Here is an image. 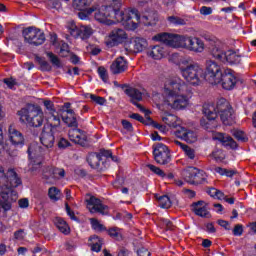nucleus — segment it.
I'll list each match as a JSON object with an SVG mask.
<instances>
[{"label":"nucleus","mask_w":256,"mask_h":256,"mask_svg":"<svg viewBox=\"0 0 256 256\" xmlns=\"http://www.w3.org/2000/svg\"><path fill=\"white\" fill-rule=\"evenodd\" d=\"M187 89V84L179 78L168 81L164 86L165 103L171 109H185L189 105Z\"/></svg>","instance_id":"f257e3e1"},{"label":"nucleus","mask_w":256,"mask_h":256,"mask_svg":"<svg viewBox=\"0 0 256 256\" xmlns=\"http://www.w3.org/2000/svg\"><path fill=\"white\" fill-rule=\"evenodd\" d=\"M22 181L17 172L13 169H9L5 174V183L1 182V185H5L4 187H0V212L7 213V211H11V204L17 201V191L13 190L15 187H19Z\"/></svg>","instance_id":"f03ea898"},{"label":"nucleus","mask_w":256,"mask_h":256,"mask_svg":"<svg viewBox=\"0 0 256 256\" xmlns=\"http://www.w3.org/2000/svg\"><path fill=\"white\" fill-rule=\"evenodd\" d=\"M21 123H27L29 127H41L44 121V114L41 106L35 104H27L17 112Z\"/></svg>","instance_id":"7ed1b4c3"},{"label":"nucleus","mask_w":256,"mask_h":256,"mask_svg":"<svg viewBox=\"0 0 256 256\" xmlns=\"http://www.w3.org/2000/svg\"><path fill=\"white\" fill-rule=\"evenodd\" d=\"M182 77L191 85H200L201 79H203V68L198 64H189L187 61H183L179 66Z\"/></svg>","instance_id":"20e7f679"},{"label":"nucleus","mask_w":256,"mask_h":256,"mask_svg":"<svg viewBox=\"0 0 256 256\" xmlns=\"http://www.w3.org/2000/svg\"><path fill=\"white\" fill-rule=\"evenodd\" d=\"M225 70L221 65L217 64L214 60H206V70L204 78L210 85H219L221 77H223Z\"/></svg>","instance_id":"39448f33"},{"label":"nucleus","mask_w":256,"mask_h":256,"mask_svg":"<svg viewBox=\"0 0 256 256\" xmlns=\"http://www.w3.org/2000/svg\"><path fill=\"white\" fill-rule=\"evenodd\" d=\"M203 114L206 118L200 119V125L206 131H213L217 129V111L215 104H204Z\"/></svg>","instance_id":"423d86ee"},{"label":"nucleus","mask_w":256,"mask_h":256,"mask_svg":"<svg viewBox=\"0 0 256 256\" xmlns=\"http://www.w3.org/2000/svg\"><path fill=\"white\" fill-rule=\"evenodd\" d=\"M203 37L208 43V48L212 57L218 59V61H223L225 58V43L213 35L204 34Z\"/></svg>","instance_id":"0eeeda50"},{"label":"nucleus","mask_w":256,"mask_h":256,"mask_svg":"<svg viewBox=\"0 0 256 256\" xmlns=\"http://www.w3.org/2000/svg\"><path fill=\"white\" fill-rule=\"evenodd\" d=\"M154 39L164 43V45H167L168 47L185 48V41L187 37L181 36L179 34L160 33L157 34Z\"/></svg>","instance_id":"6e6552de"},{"label":"nucleus","mask_w":256,"mask_h":256,"mask_svg":"<svg viewBox=\"0 0 256 256\" xmlns=\"http://www.w3.org/2000/svg\"><path fill=\"white\" fill-rule=\"evenodd\" d=\"M22 33L24 41L30 45L39 47V45H43V43H45V33H43L39 28L29 27L24 29Z\"/></svg>","instance_id":"1a4fd4ad"},{"label":"nucleus","mask_w":256,"mask_h":256,"mask_svg":"<svg viewBox=\"0 0 256 256\" xmlns=\"http://www.w3.org/2000/svg\"><path fill=\"white\" fill-rule=\"evenodd\" d=\"M153 156L158 165H169L171 163V150L163 143H157L153 146Z\"/></svg>","instance_id":"9d476101"},{"label":"nucleus","mask_w":256,"mask_h":256,"mask_svg":"<svg viewBox=\"0 0 256 256\" xmlns=\"http://www.w3.org/2000/svg\"><path fill=\"white\" fill-rule=\"evenodd\" d=\"M128 35L122 28H114L106 37L105 45L109 49L113 47H118V45H122L127 41Z\"/></svg>","instance_id":"9b49d317"},{"label":"nucleus","mask_w":256,"mask_h":256,"mask_svg":"<svg viewBox=\"0 0 256 256\" xmlns=\"http://www.w3.org/2000/svg\"><path fill=\"white\" fill-rule=\"evenodd\" d=\"M125 93L126 95H128V97H130V103H132V105H135V107H137V109H139L141 113H145V115H150L151 112L145 109L143 105L139 104V101H143V93H141L139 89L130 87L125 90Z\"/></svg>","instance_id":"f8f14e48"},{"label":"nucleus","mask_w":256,"mask_h":256,"mask_svg":"<svg viewBox=\"0 0 256 256\" xmlns=\"http://www.w3.org/2000/svg\"><path fill=\"white\" fill-rule=\"evenodd\" d=\"M87 209L90 213H100L101 215H107L109 211V206L103 204L100 199L95 196H90L89 199H86Z\"/></svg>","instance_id":"ddd939ff"},{"label":"nucleus","mask_w":256,"mask_h":256,"mask_svg":"<svg viewBox=\"0 0 256 256\" xmlns=\"http://www.w3.org/2000/svg\"><path fill=\"white\" fill-rule=\"evenodd\" d=\"M94 19L99 23L104 25H113V20H111V11H113V6H102L101 8L94 10Z\"/></svg>","instance_id":"4468645a"},{"label":"nucleus","mask_w":256,"mask_h":256,"mask_svg":"<svg viewBox=\"0 0 256 256\" xmlns=\"http://www.w3.org/2000/svg\"><path fill=\"white\" fill-rule=\"evenodd\" d=\"M141 20V16H139V12L137 9H131L128 11V14L124 18L122 25L128 31H135L139 25V21Z\"/></svg>","instance_id":"2eb2a0df"},{"label":"nucleus","mask_w":256,"mask_h":256,"mask_svg":"<svg viewBox=\"0 0 256 256\" xmlns=\"http://www.w3.org/2000/svg\"><path fill=\"white\" fill-rule=\"evenodd\" d=\"M184 49L194 53H203L205 51V43L197 37H186Z\"/></svg>","instance_id":"dca6fc26"},{"label":"nucleus","mask_w":256,"mask_h":256,"mask_svg":"<svg viewBox=\"0 0 256 256\" xmlns=\"http://www.w3.org/2000/svg\"><path fill=\"white\" fill-rule=\"evenodd\" d=\"M175 137L181 139L182 141H186V143H195L197 141V133L191 129H187L185 127H178L174 132Z\"/></svg>","instance_id":"f3484780"},{"label":"nucleus","mask_w":256,"mask_h":256,"mask_svg":"<svg viewBox=\"0 0 256 256\" xmlns=\"http://www.w3.org/2000/svg\"><path fill=\"white\" fill-rule=\"evenodd\" d=\"M70 35L75 39L80 37V39H83L85 41V39H89V37L93 35V28H91L90 26L77 27L75 25H72L70 27Z\"/></svg>","instance_id":"a211bd4d"},{"label":"nucleus","mask_w":256,"mask_h":256,"mask_svg":"<svg viewBox=\"0 0 256 256\" xmlns=\"http://www.w3.org/2000/svg\"><path fill=\"white\" fill-rule=\"evenodd\" d=\"M237 81H239V79H237V77H235V75L231 73V70H224V73L221 76L220 83L222 84V87L226 91H231L235 89V85H237Z\"/></svg>","instance_id":"6ab92c4d"},{"label":"nucleus","mask_w":256,"mask_h":256,"mask_svg":"<svg viewBox=\"0 0 256 256\" xmlns=\"http://www.w3.org/2000/svg\"><path fill=\"white\" fill-rule=\"evenodd\" d=\"M8 135L9 141L12 143V145H14V147H23V145H25V136L15 127H9Z\"/></svg>","instance_id":"aec40b11"},{"label":"nucleus","mask_w":256,"mask_h":256,"mask_svg":"<svg viewBox=\"0 0 256 256\" xmlns=\"http://www.w3.org/2000/svg\"><path fill=\"white\" fill-rule=\"evenodd\" d=\"M129 11L130 10H121V2H116L114 6H112V11L110 12V19L111 21H113V23H115V21L117 23H123Z\"/></svg>","instance_id":"412c9836"},{"label":"nucleus","mask_w":256,"mask_h":256,"mask_svg":"<svg viewBox=\"0 0 256 256\" xmlns=\"http://www.w3.org/2000/svg\"><path fill=\"white\" fill-rule=\"evenodd\" d=\"M129 64L127 60H125V57H118L116 58L111 66H110V71L113 75H119L121 73H125V70L128 69Z\"/></svg>","instance_id":"4be33fe9"},{"label":"nucleus","mask_w":256,"mask_h":256,"mask_svg":"<svg viewBox=\"0 0 256 256\" xmlns=\"http://www.w3.org/2000/svg\"><path fill=\"white\" fill-rule=\"evenodd\" d=\"M215 139L216 141H220L224 147H228L229 149H237V147H239L233 137L228 134L217 132Z\"/></svg>","instance_id":"5701e85b"},{"label":"nucleus","mask_w":256,"mask_h":256,"mask_svg":"<svg viewBox=\"0 0 256 256\" xmlns=\"http://www.w3.org/2000/svg\"><path fill=\"white\" fill-rule=\"evenodd\" d=\"M40 141L44 147L51 149L55 145V131L53 129L43 130Z\"/></svg>","instance_id":"b1692460"},{"label":"nucleus","mask_w":256,"mask_h":256,"mask_svg":"<svg viewBox=\"0 0 256 256\" xmlns=\"http://www.w3.org/2000/svg\"><path fill=\"white\" fill-rule=\"evenodd\" d=\"M147 40L145 38L136 37L130 42V49L134 53H141L147 49Z\"/></svg>","instance_id":"393cba45"},{"label":"nucleus","mask_w":256,"mask_h":256,"mask_svg":"<svg viewBox=\"0 0 256 256\" xmlns=\"http://www.w3.org/2000/svg\"><path fill=\"white\" fill-rule=\"evenodd\" d=\"M223 61H226L227 63H229V65H240L241 54L239 53V51L228 50L224 54Z\"/></svg>","instance_id":"a878e982"},{"label":"nucleus","mask_w":256,"mask_h":256,"mask_svg":"<svg viewBox=\"0 0 256 256\" xmlns=\"http://www.w3.org/2000/svg\"><path fill=\"white\" fill-rule=\"evenodd\" d=\"M147 56L152 57V59H163L165 57V47L161 45L151 46L147 50Z\"/></svg>","instance_id":"bb28decb"},{"label":"nucleus","mask_w":256,"mask_h":256,"mask_svg":"<svg viewBox=\"0 0 256 256\" xmlns=\"http://www.w3.org/2000/svg\"><path fill=\"white\" fill-rule=\"evenodd\" d=\"M142 21L147 27H153L157 25V22L159 21V13L152 11L147 15L142 16Z\"/></svg>","instance_id":"cd10ccee"},{"label":"nucleus","mask_w":256,"mask_h":256,"mask_svg":"<svg viewBox=\"0 0 256 256\" xmlns=\"http://www.w3.org/2000/svg\"><path fill=\"white\" fill-rule=\"evenodd\" d=\"M204 203L205 202L202 200L192 203V211L195 215H198V217H207V215H209V211L203 206Z\"/></svg>","instance_id":"c85d7f7f"},{"label":"nucleus","mask_w":256,"mask_h":256,"mask_svg":"<svg viewBox=\"0 0 256 256\" xmlns=\"http://www.w3.org/2000/svg\"><path fill=\"white\" fill-rule=\"evenodd\" d=\"M89 247H91V251L99 253V251H101V248L103 247V239L97 235L90 236Z\"/></svg>","instance_id":"c756f323"},{"label":"nucleus","mask_w":256,"mask_h":256,"mask_svg":"<svg viewBox=\"0 0 256 256\" xmlns=\"http://www.w3.org/2000/svg\"><path fill=\"white\" fill-rule=\"evenodd\" d=\"M67 117L64 118V123L68 125V127H79V123L77 122V114L73 109L66 110Z\"/></svg>","instance_id":"7c9ffc66"},{"label":"nucleus","mask_w":256,"mask_h":256,"mask_svg":"<svg viewBox=\"0 0 256 256\" xmlns=\"http://www.w3.org/2000/svg\"><path fill=\"white\" fill-rule=\"evenodd\" d=\"M197 172V168L195 167H189L182 171V177L186 183H190V185H193L195 181V173Z\"/></svg>","instance_id":"2f4dec72"},{"label":"nucleus","mask_w":256,"mask_h":256,"mask_svg":"<svg viewBox=\"0 0 256 256\" xmlns=\"http://www.w3.org/2000/svg\"><path fill=\"white\" fill-rule=\"evenodd\" d=\"M55 225L60 233H63L64 235H69V233H71L69 224H67V221H65L63 218H56Z\"/></svg>","instance_id":"473e14b6"},{"label":"nucleus","mask_w":256,"mask_h":256,"mask_svg":"<svg viewBox=\"0 0 256 256\" xmlns=\"http://www.w3.org/2000/svg\"><path fill=\"white\" fill-rule=\"evenodd\" d=\"M48 197L52 203H57V201H61V199H63V193L59 188L53 186L48 189Z\"/></svg>","instance_id":"72a5a7b5"},{"label":"nucleus","mask_w":256,"mask_h":256,"mask_svg":"<svg viewBox=\"0 0 256 256\" xmlns=\"http://www.w3.org/2000/svg\"><path fill=\"white\" fill-rule=\"evenodd\" d=\"M219 115L223 125H233V121L235 120V118H233V108L221 112Z\"/></svg>","instance_id":"f704fd0d"},{"label":"nucleus","mask_w":256,"mask_h":256,"mask_svg":"<svg viewBox=\"0 0 256 256\" xmlns=\"http://www.w3.org/2000/svg\"><path fill=\"white\" fill-rule=\"evenodd\" d=\"M216 109V114H221L225 111H229V109H231V104H229V101H227V99L225 98H220L217 101V104L215 106Z\"/></svg>","instance_id":"c9c22d12"},{"label":"nucleus","mask_w":256,"mask_h":256,"mask_svg":"<svg viewBox=\"0 0 256 256\" xmlns=\"http://www.w3.org/2000/svg\"><path fill=\"white\" fill-rule=\"evenodd\" d=\"M47 119L50 125V129H52V131H55V129H57V127L61 125V118H59L58 112L48 114Z\"/></svg>","instance_id":"e433bc0d"},{"label":"nucleus","mask_w":256,"mask_h":256,"mask_svg":"<svg viewBox=\"0 0 256 256\" xmlns=\"http://www.w3.org/2000/svg\"><path fill=\"white\" fill-rule=\"evenodd\" d=\"M87 162L92 169H98L99 163H101V155L97 152L89 154Z\"/></svg>","instance_id":"4c0bfd02"},{"label":"nucleus","mask_w":256,"mask_h":256,"mask_svg":"<svg viewBox=\"0 0 256 256\" xmlns=\"http://www.w3.org/2000/svg\"><path fill=\"white\" fill-rule=\"evenodd\" d=\"M93 0H73L72 7L77 11H85L87 7L91 6Z\"/></svg>","instance_id":"58836bf2"},{"label":"nucleus","mask_w":256,"mask_h":256,"mask_svg":"<svg viewBox=\"0 0 256 256\" xmlns=\"http://www.w3.org/2000/svg\"><path fill=\"white\" fill-rule=\"evenodd\" d=\"M162 121L168 125V127H173L174 129H177V116L169 113H165L164 116H162Z\"/></svg>","instance_id":"ea45409f"},{"label":"nucleus","mask_w":256,"mask_h":256,"mask_svg":"<svg viewBox=\"0 0 256 256\" xmlns=\"http://www.w3.org/2000/svg\"><path fill=\"white\" fill-rule=\"evenodd\" d=\"M48 173L52 179H63L65 177V169L63 168L51 167L48 169Z\"/></svg>","instance_id":"a19ab883"},{"label":"nucleus","mask_w":256,"mask_h":256,"mask_svg":"<svg viewBox=\"0 0 256 256\" xmlns=\"http://www.w3.org/2000/svg\"><path fill=\"white\" fill-rule=\"evenodd\" d=\"M194 175L195 176L193 185H201V183H205V181H207V174L203 170L196 168V172Z\"/></svg>","instance_id":"79ce46f5"},{"label":"nucleus","mask_w":256,"mask_h":256,"mask_svg":"<svg viewBox=\"0 0 256 256\" xmlns=\"http://www.w3.org/2000/svg\"><path fill=\"white\" fill-rule=\"evenodd\" d=\"M155 197L158 200L159 207H162V209H169L171 207V199L169 198V196L163 195L158 197L156 195Z\"/></svg>","instance_id":"37998d69"},{"label":"nucleus","mask_w":256,"mask_h":256,"mask_svg":"<svg viewBox=\"0 0 256 256\" xmlns=\"http://www.w3.org/2000/svg\"><path fill=\"white\" fill-rule=\"evenodd\" d=\"M167 21L169 25H175V26L187 25V20L175 15L168 16Z\"/></svg>","instance_id":"c03bdc74"},{"label":"nucleus","mask_w":256,"mask_h":256,"mask_svg":"<svg viewBox=\"0 0 256 256\" xmlns=\"http://www.w3.org/2000/svg\"><path fill=\"white\" fill-rule=\"evenodd\" d=\"M72 142L76 143L77 145H81V147H85L87 145V135L85 134V132L80 130L77 137L74 138Z\"/></svg>","instance_id":"a18cd8bd"},{"label":"nucleus","mask_w":256,"mask_h":256,"mask_svg":"<svg viewBox=\"0 0 256 256\" xmlns=\"http://www.w3.org/2000/svg\"><path fill=\"white\" fill-rule=\"evenodd\" d=\"M90 223H91L92 229H94V231H99L100 233L103 231H107V227H105V225L99 223V220H97V218H91Z\"/></svg>","instance_id":"49530a36"},{"label":"nucleus","mask_w":256,"mask_h":256,"mask_svg":"<svg viewBox=\"0 0 256 256\" xmlns=\"http://www.w3.org/2000/svg\"><path fill=\"white\" fill-rule=\"evenodd\" d=\"M233 135H234L235 139H237V141H241V143H247V141H249V137L242 130H235L233 132Z\"/></svg>","instance_id":"de8ad7c7"},{"label":"nucleus","mask_w":256,"mask_h":256,"mask_svg":"<svg viewBox=\"0 0 256 256\" xmlns=\"http://www.w3.org/2000/svg\"><path fill=\"white\" fill-rule=\"evenodd\" d=\"M95 11H97V7L95 6H92L89 9L80 10V12L78 13V17L82 20L88 19L89 15H91L92 13H95Z\"/></svg>","instance_id":"09e8293b"},{"label":"nucleus","mask_w":256,"mask_h":256,"mask_svg":"<svg viewBox=\"0 0 256 256\" xmlns=\"http://www.w3.org/2000/svg\"><path fill=\"white\" fill-rule=\"evenodd\" d=\"M36 63L40 64L41 70L42 71H51V65L49 62L45 61L42 57L36 56L35 57Z\"/></svg>","instance_id":"8fccbe9b"},{"label":"nucleus","mask_w":256,"mask_h":256,"mask_svg":"<svg viewBox=\"0 0 256 256\" xmlns=\"http://www.w3.org/2000/svg\"><path fill=\"white\" fill-rule=\"evenodd\" d=\"M69 53H71V50H69V44L62 41L59 52L60 57H69Z\"/></svg>","instance_id":"3c124183"},{"label":"nucleus","mask_w":256,"mask_h":256,"mask_svg":"<svg viewBox=\"0 0 256 256\" xmlns=\"http://www.w3.org/2000/svg\"><path fill=\"white\" fill-rule=\"evenodd\" d=\"M44 107H46L47 111L46 115H51L53 113H57V110H55V104L51 100L44 101Z\"/></svg>","instance_id":"603ef678"},{"label":"nucleus","mask_w":256,"mask_h":256,"mask_svg":"<svg viewBox=\"0 0 256 256\" xmlns=\"http://www.w3.org/2000/svg\"><path fill=\"white\" fill-rule=\"evenodd\" d=\"M98 155H100V159L101 157H106V159L110 158L113 161H117V158L113 156V152H111V150L100 149Z\"/></svg>","instance_id":"864d4df0"},{"label":"nucleus","mask_w":256,"mask_h":256,"mask_svg":"<svg viewBox=\"0 0 256 256\" xmlns=\"http://www.w3.org/2000/svg\"><path fill=\"white\" fill-rule=\"evenodd\" d=\"M98 74L104 83H107V81H109V74L107 73V69H105V67H98Z\"/></svg>","instance_id":"5fc2aeb1"},{"label":"nucleus","mask_w":256,"mask_h":256,"mask_svg":"<svg viewBox=\"0 0 256 256\" xmlns=\"http://www.w3.org/2000/svg\"><path fill=\"white\" fill-rule=\"evenodd\" d=\"M65 209H66V213L67 215L70 217V219L72 221H76V223H79V218L77 216H75V212L71 209V206H69V203H65Z\"/></svg>","instance_id":"6e6d98bb"},{"label":"nucleus","mask_w":256,"mask_h":256,"mask_svg":"<svg viewBox=\"0 0 256 256\" xmlns=\"http://www.w3.org/2000/svg\"><path fill=\"white\" fill-rule=\"evenodd\" d=\"M182 151H184L186 157H188V159H195V149L191 148L190 146L186 145L183 146Z\"/></svg>","instance_id":"4d7b16f0"},{"label":"nucleus","mask_w":256,"mask_h":256,"mask_svg":"<svg viewBox=\"0 0 256 256\" xmlns=\"http://www.w3.org/2000/svg\"><path fill=\"white\" fill-rule=\"evenodd\" d=\"M147 168L150 169V171H152V173L159 175V177H165V172L163 170H161V168H159L155 165H152V164H148Z\"/></svg>","instance_id":"13d9d810"},{"label":"nucleus","mask_w":256,"mask_h":256,"mask_svg":"<svg viewBox=\"0 0 256 256\" xmlns=\"http://www.w3.org/2000/svg\"><path fill=\"white\" fill-rule=\"evenodd\" d=\"M47 57H49L52 65H55L56 67H61V60H59V57H57V55L53 54V52H49L47 54Z\"/></svg>","instance_id":"bf43d9fd"},{"label":"nucleus","mask_w":256,"mask_h":256,"mask_svg":"<svg viewBox=\"0 0 256 256\" xmlns=\"http://www.w3.org/2000/svg\"><path fill=\"white\" fill-rule=\"evenodd\" d=\"M89 97H90L91 101H93L97 105H105V102L107 101L105 98H103L101 96L94 95V94H90Z\"/></svg>","instance_id":"052dcab7"},{"label":"nucleus","mask_w":256,"mask_h":256,"mask_svg":"<svg viewBox=\"0 0 256 256\" xmlns=\"http://www.w3.org/2000/svg\"><path fill=\"white\" fill-rule=\"evenodd\" d=\"M80 131H81V129H78L77 127H72L68 131V137H69L70 141H74L75 139H77V136L79 135Z\"/></svg>","instance_id":"680f3d73"},{"label":"nucleus","mask_w":256,"mask_h":256,"mask_svg":"<svg viewBox=\"0 0 256 256\" xmlns=\"http://www.w3.org/2000/svg\"><path fill=\"white\" fill-rule=\"evenodd\" d=\"M148 121H150V123H152V126L155 129H158V131H160V133H167V126L161 125V124L153 121L151 118H148Z\"/></svg>","instance_id":"e2e57ef3"},{"label":"nucleus","mask_w":256,"mask_h":256,"mask_svg":"<svg viewBox=\"0 0 256 256\" xmlns=\"http://www.w3.org/2000/svg\"><path fill=\"white\" fill-rule=\"evenodd\" d=\"M47 6L49 9H59L61 7V1L59 0H48L47 1Z\"/></svg>","instance_id":"0e129e2a"},{"label":"nucleus","mask_w":256,"mask_h":256,"mask_svg":"<svg viewBox=\"0 0 256 256\" xmlns=\"http://www.w3.org/2000/svg\"><path fill=\"white\" fill-rule=\"evenodd\" d=\"M232 233H233V235H235L236 237H241V235H243V225H241V224L235 225V227H234Z\"/></svg>","instance_id":"69168bd1"},{"label":"nucleus","mask_w":256,"mask_h":256,"mask_svg":"<svg viewBox=\"0 0 256 256\" xmlns=\"http://www.w3.org/2000/svg\"><path fill=\"white\" fill-rule=\"evenodd\" d=\"M108 235H110L113 239H117L118 237L121 236L119 233V228L114 227L108 230Z\"/></svg>","instance_id":"338daca9"},{"label":"nucleus","mask_w":256,"mask_h":256,"mask_svg":"<svg viewBox=\"0 0 256 256\" xmlns=\"http://www.w3.org/2000/svg\"><path fill=\"white\" fill-rule=\"evenodd\" d=\"M137 255L138 256H151V252L147 250L145 247H141L140 249L137 250Z\"/></svg>","instance_id":"774afa93"}]
</instances>
